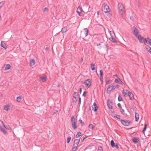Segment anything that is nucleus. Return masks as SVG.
I'll return each instance as SVG.
<instances>
[{
  "mask_svg": "<svg viewBox=\"0 0 151 151\" xmlns=\"http://www.w3.org/2000/svg\"><path fill=\"white\" fill-rule=\"evenodd\" d=\"M118 8L119 13L121 15H123L125 12V9L121 3H119L118 4Z\"/></svg>",
  "mask_w": 151,
  "mask_h": 151,
  "instance_id": "nucleus-1",
  "label": "nucleus"
},
{
  "mask_svg": "<svg viewBox=\"0 0 151 151\" xmlns=\"http://www.w3.org/2000/svg\"><path fill=\"white\" fill-rule=\"evenodd\" d=\"M82 12V9L80 6L78 7L77 9V12L80 16H81V13Z\"/></svg>",
  "mask_w": 151,
  "mask_h": 151,
  "instance_id": "nucleus-13",
  "label": "nucleus"
},
{
  "mask_svg": "<svg viewBox=\"0 0 151 151\" xmlns=\"http://www.w3.org/2000/svg\"><path fill=\"white\" fill-rule=\"evenodd\" d=\"M112 90V86L111 85H109L107 88V91L108 93H109Z\"/></svg>",
  "mask_w": 151,
  "mask_h": 151,
  "instance_id": "nucleus-19",
  "label": "nucleus"
},
{
  "mask_svg": "<svg viewBox=\"0 0 151 151\" xmlns=\"http://www.w3.org/2000/svg\"><path fill=\"white\" fill-rule=\"evenodd\" d=\"M116 147L117 148H118V146H117V145H116Z\"/></svg>",
  "mask_w": 151,
  "mask_h": 151,
  "instance_id": "nucleus-55",
  "label": "nucleus"
},
{
  "mask_svg": "<svg viewBox=\"0 0 151 151\" xmlns=\"http://www.w3.org/2000/svg\"><path fill=\"white\" fill-rule=\"evenodd\" d=\"M137 38L138 39L139 42L141 43H144L145 45V41L146 38H144L142 36H141V35H139L137 37Z\"/></svg>",
  "mask_w": 151,
  "mask_h": 151,
  "instance_id": "nucleus-5",
  "label": "nucleus"
},
{
  "mask_svg": "<svg viewBox=\"0 0 151 151\" xmlns=\"http://www.w3.org/2000/svg\"><path fill=\"white\" fill-rule=\"evenodd\" d=\"M120 121L122 124L125 126H128L131 123L130 121H129L121 119L120 120Z\"/></svg>",
  "mask_w": 151,
  "mask_h": 151,
  "instance_id": "nucleus-7",
  "label": "nucleus"
},
{
  "mask_svg": "<svg viewBox=\"0 0 151 151\" xmlns=\"http://www.w3.org/2000/svg\"><path fill=\"white\" fill-rule=\"evenodd\" d=\"M146 43L148 44L150 46H151V39L149 37H147L146 38L145 45Z\"/></svg>",
  "mask_w": 151,
  "mask_h": 151,
  "instance_id": "nucleus-11",
  "label": "nucleus"
},
{
  "mask_svg": "<svg viewBox=\"0 0 151 151\" xmlns=\"http://www.w3.org/2000/svg\"><path fill=\"white\" fill-rule=\"evenodd\" d=\"M84 31L85 35V36H87L88 35V30L87 28H85L84 29Z\"/></svg>",
  "mask_w": 151,
  "mask_h": 151,
  "instance_id": "nucleus-23",
  "label": "nucleus"
},
{
  "mask_svg": "<svg viewBox=\"0 0 151 151\" xmlns=\"http://www.w3.org/2000/svg\"><path fill=\"white\" fill-rule=\"evenodd\" d=\"M22 99V98L20 96H18L17 98V101L18 102H20Z\"/></svg>",
  "mask_w": 151,
  "mask_h": 151,
  "instance_id": "nucleus-35",
  "label": "nucleus"
},
{
  "mask_svg": "<svg viewBox=\"0 0 151 151\" xmlns=\"http://www.w3.org/2000/svg\"><path fill=\"white\" fill-rule=\"evenodd\" d=\"M86 96V91H85L84 92L83 94V96Z\"/></svg>",
  "mask_w": 151,
  "mask_h": 151,
  "instance_id": "nucleus-48",
  "label": "nucleus"
},
{
  "mask_svg": "<svg viewBox=\"0 0 151 151\" xmlns=\"http://www.w3.org/2000/svg\"><path fill=\"white\" fill-rule=\"evenodd\" d=\"M122 83V82H121V83Z\"/></svg>",
  "mask_w": 151,
  "mask_h": 151,
  "instance_id": "nucleus-61",
  "label": "nucleus"
},
{
  "mask_svg": "<svg viewBox=\"0 0 151 151\" xmlns=\"http://www.w3.org/2000/svg\"><path fill=\"white\" fill-rule=\"evenodd\" d=\"M120 111L123 114H124V111L123 109H121L120 110Z\"/></svg>",
  "mask_w": 151,
  "mask_h": 151,
  "instance_id": "nucleus-45",
  "label": "nucleus"
},
{
  "mask_svg": "<svg viewBox=\"0 0 151 151\" xmlns=\"http://www.w3.org/2000/svg\"><path fill=\"white\" fill-rule=\"evenodd\" d=\"M100 81H101V79H100Z\"/></svg>",
  "mask_w": 151,
  "mask_h": 151,
  "instance_id": "nucleus-62",
  "label": "nucleus"
},
{
  "mask_svg": "<svg viewBox=\"0 0 151 151\" xmlns=\"http://www.w3.org/2000/svg\"><path fill=\"white\" fill-rule=\"evenodd\" d=\"M118 100L119 101H122V99L120 95H119V96L118 97Z\"/></svg>",
  "mask_w": 151,
  "mask_h": 151,
  "instance_id": "nucleus-36",
  "label": "nucleus"
},
{
  "mask_svg": "<svg viewBox=\"0 0 151 151\" xmlns=\"http://www.w3.org/2000/svg\"><path fill=\"white\" fill-rule=\"evenodd\" d=\"M1 7H2L1 6H0V9L1 8Z\"/></svg>",
  "mask_w": 151,
  "mask_h": 151,
  "instance_id": "nucleus-60",
  "label": "nucleus"
},
{
  "mask_svg": "<svg viewBox=\"0 0 151 151\" xmlns=\"http://www.w3.org/2000/svg\"><path fill=\"white\" fill-rule=\"evenodd\" d=\"M133 141L134 143H137L138 142V139L137 138L134 137L133 139Z\"/></svg>",
  "mask_w": 151,
  "mask_h": 151,
  "instance_id": "nucleus-28",
  "label": "nucleus"
},
{
  "mask_svg": "<svg viewBox=\"0 0 151 151\" xmlns=\"http://www.w3.org/2000/svg\"><path fill=\"white\" fill-rule=\"evenodd\" d=\"M1 46L2 47L4 48L5 49H6L7 48V44L4 41H1Z\"/></svg>",
  "mask_w": 151,
  "mask_h": 151,
  "instance_id": "nucleus-12",
  "label": "nucleus"
},
{
  "mask_svg": "<svg viewBox=\"0 0 151 151\" xmlns=\"http://www.w3.org/2000/svg\"><path fill=\"white\" fill-rule=\"evenodd\" d=\"M84 83L88 87V88H89L91 85V82L90 79H88L85 80Z\"/></svg>",
  "mask_w": 151,
  "mask_h": 151,
  "instance_id": "nucleus-8",
  "label": "nucleus"
},
{
  "mask_svg": "<svg viewBox=\"0 0 151 151\" xmlns=\"http://www.w3.org/2000/svg\"><path fill=\"white\" fill-rule=\"evenodd\" d=\"M100 76H101V78L102 77V75L103 74V72L102 70H101L100 71Z\"/></svg>",
  "mask_w": 151,
  "mask_h": 151,
  "instance_id": "nucleus-42",
  "label": "nucleus"
},
{
  "mask_svg": "<svg viewBox=\"0 0 151 151\" xmlns=\"http://www.w3.org/2000/svg\"><path fill=\"white\" fill-rule=\"evenodd\" d=\"M98 151H103V149L101 147H99L98 148Z\"/></svg>",
  "mask_w": 151,
  "mask_h": 151,
  "instance_id": "nucleus-39",
  "label": "nucleus"
},
{
  "mask_svg": "<svg viewBox=\"0 0 151 151\" xmlns=\"http://www.w3.org/2000/svg\"><path fill=\"white\" fill-rule=\"evenodd\" d=\"M0 130L4 134H6V132L5 129H3L2 127L0 125Z\"/></svg>",
  "mask_w": 151,
  "mask_h": 151,
  "instance_id": "nucleus-22",
  "label": "nucleus"
},
{
  "mask_svg": "<svg viewBox=\"0 0 151 151\" xmlns=\"http://www.w3.org/2000/svg\"><path fill=\"white\" fill-rule=\"evenodd\" d=\"M11 68L10 65L9 64H5L2 67V69L3 70H7Z\"/></svg>",
  "mask_w": 151,
  "mask_h": 151,
  "instance_id": "nucleus-10",
  "label": "nucleus"
},
{
  "mask_svg": "<svg viewBox=\"0 0 151 151\" xmlns=\"http://www.w3.org/2000/svg\"><path fill=\"white\" fill-rule=\"evenodd\" d=\"M109 32L111 37L109 38V40L113 42H117L115 39V36L114 32L113 31H110Z\"/></svg>",
  "mask_w": 151,
  "mask_h": 151,
  "instance_id": "nucleus-3",
  "label": "nucleus"
},
{
  "mask_svg": "<svg viewBox=\"0 0 151 151\" xmlns=\"http://www.w3.org/2000/svg\"><path fill=\"white\" fill-rule=\"evenodd\" d=\"M93 109L95 111H96L97 110V106L95 103H94L93 106Z\"/></svg>",
  "mask_w": 151,
  "mask_h": 151,
  "instance_id": "nucleus-18",
  "label": "nucleus"
},
{
  "mask_svg": "<svg viewBox=\"0 0 151 151\" xmlns=\"http://www.w3.org/2000/svg\"><path fill=\"white\" fill-rule=\"evenodd\" d=\"M67 31V27H65L63 28L61 30V32L62 33H65Z\"/></svg>",
  "mask_w": 151,
  "mask_h": 151,
  "instance_id": "nucleus-24",
  "label": "nucleus"
},
{
  "mask_svg": "<svg viewBox=\"0 0 151 151\" xmlns=\"http://www.w3.org/2000/svg\"><path fill=\"white\" fill-rule=\"evenodd\" d=\"M80 93H81V91H82V88H80Z\"/></svg>",
  "mask_w": 151,
  "mask_h": 151,
  "instance_id": "nucleus-53",
  "label": "nucleus"
},
{
  "mask_svg": "<svg viewBox=\"0 0 151 151\" xmlns=\"http://www.w3.org/2000/svg\"><path fill=\"white\" fill-rule=\"evenodd\" d=\"M97 14H99V12L98 11L97 12Z\"/></svg>",
  "mask_w": 151,
  "mask_h": 151,
  "instance_id": "nucleus-59",
  "label": "nucleus"
},
{
  "mask_svg": "<svg viewBox=\"0 0 151 151\" xmlns=\"http://www.w3.org/2000/svg\"><path fill=\"white\" fill-rule=\"evenodd\" d=\"M4 127L8 129H10V128L9 126H7L5 125H4Z\"/></svg>",
  "mask_w": 151,
  "mask_h": 151,
  "instance_id": "nucleus-41",
  "label": "nucleus"
},
{
  "mask_svg": "<svg viewBox=\"0 0 151 151\" xmlns=\"http://www.w3.org/2000/svg\"><path fill=\"white\" fill-rule=\"evenodd\" d=\"M71 122L72 127L74 129H77V126L75 122V119L73 116H72L71 118Z\"/></svg>",
  "mask_w": 151,
  "mask_h": 151,
  "instance_id": "nucleus-4",
  "label": "nucleus"
},
{
  "mask_svg": "<svg viewBox=\"0 0 151 151\" xmlns=\"http://www.w3.org/2000/svg\"><path fill=\"white\" fill-rule=\"evenodd\" d=\"M80 141L79 139H75L73 145H77L78 146V144L79 143Z\"/></svg>",
  "mask_w": 151,
  "mask_h": 151,
  "instance_id": "nucleus-15",
  "label": "nucleus"
},
{
  "mask_svg": "<svg viewBox=\"0 0 151 151\" xmlns=\"http://www.w3.org/2000/svg\"><path fill=\"white\" fill-rule=\"evenodd\" d=\"M73 103H75L77 101V99L76 98H73Z\"/></svg>",
  "mask_w": 151,
  "mask_h": 151,
  "instance_id": "nucleus-38",
  "label": "nucleus"
},
{
  "mask_svg": "<svg viewBox=\"0 0 151 151\" xmlns=\"http://www.w3.org/2000/svg\"><path fill=\"white\" fill-rule=\"evenodd\" d=\"M87 6H88V11H90L89 9H90V5L89 4H88Z\"/></svg>",
  "mask_w": 151,
  "mask_h": 151,
  "instance_id": "nucleus-50",
  "label": "nucleus"
},
{
  "mask_svg": "<svg viewBox=\"0 0 151 151\" xmlns=\"http://www.w3.org/2000/svg\"><path fill=\"white\" fill-rule=\"evenodd\" d=\"M114 76H116V77H118V76H117V75H114Z\"/></svg>",
  "mask_w": 151,
  "mask_h": 151,
  "instance_id": "nucleus-58",
  "label": "nucleus"
},
{
  "mask_svg": "<svg viewBox=\"0 0 151 151\" xmlns=\"http://www.w3.org/2000/svg\"><path fill=\"white\" fill-rule=\"evenodd\" d=\"M81 61H83V58H81Z\"/></svg>",
  "mask_w": 151,
  "mask_h": 151,
  "instance_id": "nucleus-57",
  "label": "nucleus"
},
{
  "mask_svg": "<svg viewBox=\"0 0 151 151\" xmlns=\"http://www.w3.org/2000/svg\"><path fill=\"white\" fill-rule=\"evenodd\" d=\"M81 133L80 132H78L77 133V134L76 135V138H78L81 136Z\"/></svg>",
  "mask_w": 151,
  "mask_h": 151,
  "instance_id": "nucleus-30",
  "label": "nucleus"
},
{
  "mask_svg": "<svg viewBox=\"0 0 151 151\" xmlns=\"http://www.w3.org/2000/svg\"><path fill=\"white\" fill-rule=\"evenodd\" d=\"M111 102H110V103L108 101L107 102V106L110 109H112V105L111 104Z\"/></svg>",
  "mask_w": 151,
  "mask_h": 151,
  "instance_id": "nucleus-25",
  "label": "nucleus"
},
{
  "mask_svg": "<svg viewBox=\"0 0 151 151\" xmlns=\"http://www.w3.org/2000/svg\"><path fill=\"white\" fill-rule=\"evenodd\" d=\"M77 95V93L76 92H75L73 94V98H76V96Z\"/></svg>",
  "mask_w": 151,
  "mask_h": 151,
  "instance_id": "nucleus-43",
  "label": "nucleus"
},
{
  "mask_svg": "<svg viewBox=\"0 0 151 151\" xmlns=\"http://www.w3.org/2000/svg\"><path fill=\"white\" fill-rule=\"evenodd\" d=\"M115 82L117 83H119V82H122V81L120 78L116 79L115 80Z\"/></svg>",
  "mask_w": 151,
  "mask_h": 151,
  "instance_id": "nucleus-33",
  "label": "nucleus"
},
{
  "mask_svg": "<svg viewBox=\"0 0 151 151\" xmlns=\"http://www.w3.org/2000/svg\"><path fill=\"white\" fill-rule=\"evenodd\" d=\"M147 124H145L144 127L142 130V132L144 133L145 131L146 130V129Z\"/></svg>",
  "mask_w": 151,
  "mask_h": 151,
  "instance_id": "nucleus-37",
  "label": "nucleus"
},
{
  "mask_svg": "<svg viewBox=\"0 0 151 151\" xmlns=\"http://www.w3.org/2000/svg\"><path fill=\"white\" fill-rule=\"evenodd\" d=\"M4 109L6 111H8L9 109V106H5Z\"/></svg>",
  "mask_w": 151,
  "mask_h": 151,
  "instance_id": "nucleus-34",
  "label": "nucleus"
},
{
  "mask_svg": "<svg viewBox=\"0 0 151 151\" xmlns=\"http://www.w3.org/2000/svg\"><path fill=\"white\" fill-rule=\"evenodd\" d=\"M114 117H115L117 118V119H119L120 120H121L120 118V116L119 115H117L116 116H115Z\"/></svg>",
  "mask_w": 151,
  "mask_h": 151,
  "instance_id": "nucleus-44",
  "label": "nucleus"
},
{
  "mask_svg": "<svg viewBox=\"0 0 151 151\" xmlns=\"http://www.w3.org/2000/svg\"><path fill=\"white\" fill-rule=\"evenodd\" d=\"M79 122H80L82 124H84V123L82 122L81 119H80L79 120Z\"/></svg>",
  "mask_w": 151,
  "mask_h": 151,
  "instance_id": "nucleus-47",
  "label": "nucleus"
},
{
  "mask_svg": "<svg viewBox=\"0 0 151 151\" xmlns=\"http://www.w3.org/2000/svg\"><path fill=\"white\" fill-rule=\"evenodd\" d=\"M135 121L136 122L138 121L139 117V114H138L137 113H135Z\"/></svg>",
  "mask_w": 151,
  "mask_h": 151,
  "instance_id": "nucleus-21",
  "label": "nucleus"
},
{
  "mask_svg": "<svg viewBox=\"0 0 151 151\" xmlns=\"http://www.w3.org/2000/svg\"><path fill=\"white\" fill-rule=\"evenodd\" d=\"M106 84H107L108 83H109V82H108V81H106Z\"/></svg>",
  "mask_w": 151,
  "mask_h": 151,
  "instance_id": "nucleus-54",
  "label": "nucleus"
},
{
  "mask_svg": "<svg viewBox=\"0 0 151 151\" xmlns=\"http://www.w3.org/2000/svg\"><path fill=\"white\" fill-rule=\"evenodd\" d=\"M73 147L72 149V150L73 151H76L78 147V146L77 145H73Z\"/></svg>",
  "mask_w": 151,
  "mask_h": 151,
  "instance_id": "nucleus-27",
  "label": "nucleus"
},
{
  "mask_svg": "<svg viewBox=\"0 0 151 151\" xmlns=\"http://www.w3.org/2000/svg\"><path fill=\"white\" fill-rule=\"evenodd\" d=\"M88 127L89 129H91L92 130H93L94 129V126L92 124H89Z\"/></svg>",
  "mask_w": 151,
  "mask_h": 151,
  "instance_id": "nucleus-29",
  "label": "nucleus"
},
{
  "mask_svg": "<svg viewBox=\"0 0 151 151\" xmlns=\"http://www.w3.org/2000/svg\"><path fill=\"white\" fill-rule=\"evenodd\" d=\"M47 76L44 75L43 76H41L39 78V81L43 82H45L47 80Z\"/></svg>",
  "mask_w": 151,
  "mask_h": 151,
  "instance_id": "nucleus-9",
  "label": "nucleus"
},
{
  "mask_svg": "<svg viewBox=\"0 0 151 151\" xmlns=\"http://www.w3.org/2000/svg\"><path fill=\"white\" fill-rule=\"evenodd\" d=\"M91 67L92 70H93L95 69V64L93 63H91Z\"/></svg>",
  "mask_w": 151,
  "mask_h": 151,
  "instance_id": "nucleus-26",
  "label": "nucleus"
},
{
  "mask_svg": "<svg viewBox=\"0 0 151 151\" xmlns=\"http://www.w3.org/2000/svg\"><path fill=\"white\" fill-rule=\"evenodd\" d=\"M132 29L133 34L135 35L136 37H137L139 35H138V31L135 27H133L132 28Z\"/></svg>",
  "mask_w": 151,
  "mask_h": 151,
  "instance_id": "nucleus-6",
  "label": "nucleus"
},
{
  "mask_svg": "<svg viewBox=\"0 0 151 151\" xmlns=\"http://www.w3.org/2000/svg\"><path fill=\"white\" fill-rule=\"evenodd\" d=\"M79 103H80V104L81 102V98L80 97L79 98Z\"/></svg>",
  "mask_w": 151,
  "mask_h": 151,
  "instance_id": "nucleus-52",
  "label": "nucleus"
},
{
  "mask_svg": "<svg viewBox=\"0 0 151 151\" xmlns=\"http://www.w3.org/2000/svg\"><path fill=\"white\" fill-rule=\"evenodd\" d=\"M128 96H129L130 99L132 100L134 99V96L133 93L130 92H129L128 93Z\"/></svg>",
  "mask_w": 151,
  "mask_h": 151,
  "instance_id": "nucleus-14",
  "label": "nucleus"
},
{
  "mask_svg": "<svg viewBox=\"0 0 151 151\" xmlns=\"http://www.w3.org/2000/svg\"><path fill=\"white\" fill-rule=\"evenodd\" d=\"M145 47L148 52L151 54V46H150L148 45H146Z\"/></svg>",
  "mask_w": 151,
  "mask_h": 151,
  "instance_id": "nucleus-17",
  "label": "nucleus"
},
{
  "mask_svg": "<svg viewBox=\"0 0 151 151\" xmlns=\"http://www.w3.org/2000/svg\"><path fill=\"white\" fill-rule=\"evenodd\" d=\"M102 10L105 13H108L110 11L109 7L106 3H104L102 7Z\"/></svg>",
  "mask_w": 151,
  "mask_h": 151,
  "instance_id": "nucleus-2",
  "label": "nucleus"
},
{
  "mask_svg": "<svg viewBox=\"0 0 151 151\" xmlns=\"http://www.w3.org/2000/svg\"><path fill=\"white\" fill-rule=\"evenodd\" d=\"M111 144L112 147H115V144L113 140H111Z\"/></svg>",
  "mask_w": 151,
  "mask_h": 151,
  "instance_id": "nucleus-32",
  "label": "nucleus"
},
{
  "mask_svg": "<svg viewBox=\"0 0 151 151\" xmlns=\"http://www.w3.org/2000/svg\"><path fill=\"white\" fill-rule=\"evenodd\" d=\"M86 138V137H84L83 139H82V141H84V140Z\"/></svg>",
  "mask_w": 151,
  "mask_h": 151,
  "instance_id": "nucleus-56",
  "label": "nucleus"
},
{
  "mask_svg": "<svg viewBox=\"0 0 151 151\" xmlns=\"http://www.w3.org/2000/svg\"><path fill=\"white\" fill-rule=\"evenodd\" d=\"M130 19H131L132 20H134V18L133 17V16L130 17Z\"/></svg>",
  "mask_w": 151,
  "mask_h": 151,
  "instance_id": "nucleus-49",
  "label": "nucleus"
},
{
  "mask_svg": "<svg viewBox=\"0 0 151 151\" xmlns=\"http://www.w3.org/2000/svg\"><path fill=\"white\" fill-rule=\"evenodd\" d=\"M119 85H117L115 86H112V89H114L116 88L119 87Z\"/></svg>",
  "mask_w": 151,
  "mask_h": 151,
  "instance_id": "nucleus-31",
  "label": "nucleus"
},
{
  "mask_svg": "<svg viewBox=\"0 0 151 151\" xmlns=\"http://www.w3.org/2000/svg\"><path fill=\"white\" fill-rule=\"evenodd\" d=\"M48 9L47 8H45L44 9L43 11L44 12H47Z\"/></svg>",
  "mask_w": 151,
  "mask_h": 151,
  "instance_id": "nucleus-46",
  "label": "nucleus"
},
{
  "mask_svg": "<svg viewBox=\"0 0 151 151\" xmlns=\"http://www.w3.org/2000/svg\"><path fill=\"white\" fill-rule=\"evenodd\" d=\"M71 139V137H68V138L67 139V142L68 143L69 142L70 140Z\"/></svg>",
  "mask_w": 151,
  "mask_h": 151,
  "instance_id": "nucleus-40",
  "label": "nucleus"
},
{
  "mask_svg": "<svg viewBox=\"0 0 151 151\" xmlns=\"http://www.w3.org/2000/svg\"><path fill=\"white\" fill-rule=\"evenodd\" d=\"M35 64V61L34 59L31 60L30 62V65L31 66H33Z\"/></svg>",
  "mask_w": 151,
  "mask_h": 151,
  "instance_id": "nucleus-20",
  "label": "nucleus"
},
{
  "mask_svg": "<svg viewBox=\"0 0 151 151\" xmlns=\"http://www.w3.org/2000/svg\"><path fill=\"white\" fill-rule=\"evenodd\" d=\"M129 92L127 90H124L122 92V94L124 96H128V93Z\"/></svg>",
  "mask_w": 151,
  "mask_h": 151,
  "instance_id": "nucleus-16",
  "label": "nucleus"
},
{
  "mask_svg": "<svg viewBox=\"0 0 151 151\" xmlns=\"http://www.w3.org/2000/svg\"><path fill=\"white\" fill-rule=\"evenodd\" d=\"M1 123L2 124V125H3L4 127V125H5L4 124L3 122H2V121H1Z\"/></svg>",
  "mask_w": 151,
  "mask_h": 151,
  "instance_id": "nucleus-51",
  "label": "nucleus"
}]
</instances>
